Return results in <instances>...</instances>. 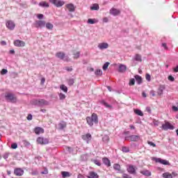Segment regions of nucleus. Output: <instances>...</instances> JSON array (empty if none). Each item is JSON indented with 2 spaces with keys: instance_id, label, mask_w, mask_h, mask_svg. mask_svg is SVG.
<instances>
[{
  "instance_id": "1",
  "label": "nucleus",
  "mask_w": 178,
  "mask_h": 178,
  "mask_svg": "<svg viewBox=\"0 0 178 178\" xmlns=\"http://www.w3.org/2000/svg\"><path fill=\"white\" fill-rule=\"evenodd\" d=\"M86 121L88 124H89L90 127H92V126H94V123H95V124H97L98 123V115H97V114L93 113L91 117L86 118Z\"/></svg>"
},
{
  "instance_id": "2",
  "label": "nucleus",
  "mask_w": 178,
  "mask_h": 178,
  "mask_svg": "<svg viewBox=\"0 0 178 178\" xmlns=\"http://www.w3.org/2000/svg\"><path fill=\"white\" fill-rule=\"evenodd\" d=\"M31 104L32 105H35L36 106H45L46 105H48V102L45 99H33L31 102Z\"/></svg>"
},
{
  "instance_id": "3",
  "label": "nucleus",
  "mask_w": 178,
  "mask_h": 178,
  "mask_svg": "<svg viewBox=\"0 0 178 178\" xmlns=\"http://www.w3.org/2000/svg\"><path fill=\"white\" fill-rule=\"evenodd\" d=\"M56 57L58 59H60L61 60H64V62H70V58H69V56H66L65 53L62 51H58L56 54Z\"/></svg>"
},
{
  "instance_id": "4",
  "label": "nucleus",
  "mask_w": 178,
  "mask_h": 178,
  "mask_svg": "<svg viewBox=\"0 0 178 178\" xmlns=\"http://www.w3.org/2000/svg\"><path fill=\"white\" fill-rule=\"evenodd\" d=\"M124 140L126 141H132L134 143H137L141 140V136L140 135H131L125 136Z\"/></svg>"
},
{
  "instance_id": "5",
  "label": "nucleus",
  "mask_w": 178,
  "mask_h": 178,
  "mask_svg": "<svg viewBox=\"0 0 178 178\" xmlns=\"http://www.w3.org/2000/svg\"><path fill=\"white\" fill-rule=\"evenodd\" d=\"M127 170L129 175H136L137 174V167L136 165H133L131 164H129L127 165Z\"/></svg>"
},
{
  "instance_id": "6",
  "label": "nucleus",
  "mask_w": 178,
  "mask_h": 178,
  "mask_svg": "<svg viewBox=\"0 0 178 178\" xmlns=\"http://www.w3.org/2000/svg\"><path fill=\"white\" fill-rule=\"evenodd\" d=\"M6 99L8 101V102H13L15 103L17 101L16 99V97H15V95L12 93H7L6 95Z\"/></svg>"
},
{
  "instance_id": "7",
  "label": "nucleus",
  "mask_w": 178,
  "mask_h": 178,
  "mask_svg": "<svg viewBox=\"0 0 178 178\" xmlns=\"http://www.w3.org/2000/svg\"><path fill=\"white\" fill-rule=\"evenodd\" d=\"M49 2L55 5L56 8H62L65 5V1L60 0H49Z\"/></svg>"
},
{
  "instance_id": "8",
  "label": "nucleus",
  "mask_w": 178,
  "mask_h": 178,
  "mask_svg": "<svg viewBox=\"0 0 178 178\" xmlns=\"http://www.w3.org/2000/svg\"><path fill=\"white\" fill-rule=\"evenodd\" d=\"M37 143L41 145H45L49 144V140L47 138L38 137L37 138Z\"/></svg>"
},
{
  "instance_id": "9",
  "label": "nucleus",
  "mask_w": 178,
  "mask_h": 178,
  "mask_svg": "<svg viewBox=\"0 0 178 178\" xmlns=\"http://www.w3.org/2000/svg\"><path fill=\"white\" fill-rule=\"evenodd\" d=\"M162 129L163 130H173V129H175V127H173V125H172V124H170L168 122H165V124H162Z\"/></svg>"
},
{
  "instance_id": "10",
  "label": "nucleus",
  "mask_w": 178,
  "mask_h": 178,
  "mask_svg": "<svg viewBox=\"0 0 178 178\" xmlns=\"http://www.w3.org/2000/svg\"><path fill=\"white\" fill-rule=\"evenodd\" d=\"M6 26L8 30H15V27L16 25L15 24V22L12 20H8L6 23Z\"/></svg>"
},
{
  "instance_id": "11",
  "label": "nucleus",
  "mask_w": 178,
  "mask_h": 178,
  "mask_svg": "<svg viewBox=\"0 0 178 178\" xmlns=\"http://www.w3.org/2000/svg\"><path fill=\"white\" fill-rule=\"evenodd\" d=\"M34 26L35 27H36V29H42V27H45V21H42V20L35 21Z\"/></svg>"
},
{
  "instance_id": "12",
  "label": "nucleus",
  "mask_w": 178,
  "mask_h": 178,
  "mask_svg": "<svg viewBox=\"0 0 178 178\" xmlns=\"http://www.w3.org/2000/svg\"><path fill=\"white\" fill-rule=\"evenodd\" d=\"M14 175L18 177L23 176L24 175V170L20 168H16L14 169Z\"/></svg>"
},
{
  "instance_id": "13",
  "label": "nucleus",
  "mask_w": 178,
  "mask_h": 178,
  "mask_svg": "<svg viewBox=\"0 0 178 178\" xmlns=\"http://www.w3.org/2000/svg\"><path fill=\"white\" fill-rule=\"evenodd\" d=\"M101 105H103L104 106H105L107 109H110V111H112V109H113V106L109 104H108V102H106L105 100L102 99L99 101Z\"/></svg>"
},
{
  "instance_id": "14",
  "label": "nucleus",
  "mask_w": 178,
  "mask_h": 178,
  "mask_svg": "<svg viewBox=\"0 0 178 178\" xmlns=\"http://www.w3.org/2000/svg\"><path fill=\"white\" fill-rule=\"evenodd\" d=\"M14 45L15 47H25L26 45V42H24V41L23 40H16L14 41Z\"/></svg>"
},
{
  "instance_id": "15",
  "label": "nucleus",
  "mask_w": 178,
  "mask_h": 178,
  "mask_svg": "<svg viewBox=\"0 0 178 178\" xmlns=\"http://www.w3.org/2000/svg\"><path fill=\"white\" fill-rule=\"evenodd\" d=\"M156 162L161 163V165H167L168 166H170V163H169L168 160H164L161 158L156 159Z\"/></svg>"
},
{
  "instance_id": "16",
  "label": "nucleus",
  "mask_w": 178,
  "mask_h": 178,
  "mask_svg": "<svg viewBox=\"0 0 178 178\" xmlns=\"http://www.w3.org/2000/svg\"><path fill=\"white\" fill-rule=\"evenodd\" d=\"M109 47V44L106 42H102L98 44L99 49H101L102 51L104 49H107V48Z\"/></svg>"
},
{
  "instance_id": "17",
  "label": "nucleus",
  "mask_w": 178,
  "mask_h": 178,
  "mask_svg": "<svg viewBox=\"0 0 178 178\" xmlns=\"http://www.w3.org/2000/svg\"><path fill=\"white\" fill-rule=\"evenodd\" d=\"M165 88L166 86L165 85H160L157 90L158 95H163V91H165Z\"/></svg>"
},
{
  "instance_id": "18",
  "label": "nucleus",
  "mask_w": 178,
  "mask_h": 178,
  "mask_svg": "<svg viewBox=\"0 0 178 178\" xmlns=\"http://www.w3.org/2000/svg\"><path fill=\"white\" fill-rule=\"evenodd\" d=\"M110 15L118 16V15H120V11L118 9L113 8L110 10Z\"/></svg>"
},
{
  "instance_id": "19",
  "label": "nucleus",
  "mask_w": 178,
  "mask_h": 178,
  "mask_svg": "<svg viewBox=\"0 0 178 178\" xmlns=\"http://www.w3.org/2000/svg\"><path fill=\"white\" fill-rule=\"evenodd\" d=\"M92 136L90 134H86V135L82 136V139H83L84 141H86L87 144L91 141Z\"/></svg>"
},
{
  "instance_id": "20",
  "label": "nucleus",
  "mask_w": 178,
  "mask_h": 178,
  "mask_svg": "<svg viewBox=\"0 0 178 178\" xmlns=\"http://www.w3.org/2000/svg\"><path fill=\"white\" fill-rule=\"evenodd\" d=\"M127 70V67L123 64H120L119 68H118V72L120 73H124Z\"/></svg>"
},
{
  "instance_id": "21",
  "label": "nucleus",
  "mask_w": 178,
  "mask_h": 178,
  "mask_svg": "<svg viewBox=\"0 0 178 178\" xmlns=\"http://www.w3.org/2000/svg\"><path fill=\"white\" fill-rule=\"evenodd\" d=\"M67 9H68L69 12H74L76 10V7L73 3H69L66 5Z\"/></svg>"
},
{
  "instance_id": "22",
  "label": "nucleus",
  "mask_w": 178,
  "mask_h": 178,
  "mask_svg": "<svg viewBox=\"0 0 178 178\" xmlns=\"http://www.w3.org/2000/svg\"><path fill=\"white\" fill-rule=\"evenodd\" d=\"M135 80L137 83V84L140 85L143 83V78L140 75H135Z\"/></svg>"
},
{
  "instance_id": "23",
  "label": "nucleus",
  "mask_w": 178,
  "mask_h": 178,
  "mask_svg": "<svg viewBox=\"0 0 178 178\" xmlns=\"http://www.w3.org/2000/svg\"><path fill=\"white\" fill-rule=\"evenodd\" d=\"M67 124H66V122L62 121L58 124V129L59 130H63V129H65Z\"/></svg>"
},
{
  "instance_id": "24",
  "label": "nucleus",
  "mask_w": 178,
  "mask_h": 178,
  "mask_svg": "<svg viewBox=\"0 0 178 178\" xmlns=\"http://www.w3.org/2000/svg\"><path fill=\"white\" fill-rule=\"evenodd\" d=\"M141 175H143V176H147V177H149L151 176V171L148 170H143L140 171Z\"/></svg>"
},
{
  "instance_id": "25",
  "label": "nucleus",
  "mask_w": 178,
  "mask_h": 178,
  "mask_svg": "<svg viewBox=\"0 0 178 178\" xmlns=\"http://www.w3.org/2000/svg\"><path fill=\"white\" fill-rule=\"evenodd\" d=\"M103 161V163H104V165H106V166H108V168H109V166H111V161L108 160V158L104 157L102 159Z\"/></svg>"
},
{
  "instance_id": "26",
  "label": "nucleus",
  "mask_w": 178,
  "mask_h": 178,
  "mask_svg": "<svg viewBox=\"0 0 178 178\" xmlns=\"http://www.w3.org/2000/svg\"><path fill=\"white\" fill-rule=\"evenodd\" d=\"M34 132L35 134H41V133H44V129L41 127H36L34 129Z\"/></svg>"
},
{
  "instance_id": "27",
  "label": "nucleus",
  "mask_w": 178,
  "mask_h": 178,
  "mask_svg": "<svg viewBox=\"0 0 178 178\" xmlns=\"http://www.w3.org/2000/svg\"><path fill=\"white\" fill-rule=\"evenodd\" d=\"M62 177L66 178V177H70L72 176V174L67 171H63L61 172Z\"/></svg>"
},
{
  "instance_id": "28",
  "label": "nucleus",
  "mask_w": 178,
  "mask_h": 178,
  "mask_svg": "<svg viewBox=\"0 0 178 178\" xmlns=\"http://www.w3.org/2000/svg\"><path fill=\"white\" fill-rule=\"evenodd\" d=\"M88 24H95L98 23V19L89 18L87 22Z\"/></svg>"
},
{
  "instance_id": "29",
  "label": "nucleus",
  "mask_w": 178,
  "mask_h": 178,
  "mask_svg": "<svg viewBox=\"0 0 178 178\" xmlns=\"http://www.w3.org/2000/svg\"><path fill=\"white\" fill-rule=\"evenodd\" d=\"M98 174H97V172H90L89 173V176H88V178H98Z\"/></svg>"
},
{
  "instance_id": "30",
  "label": "nucleus",
  "mask_w": 178,
  "mask_h": 178,
  "mask_svg": "<svg viewBox=\"0 0 178 178\" xmlns=\"http://www.w3.org/2000/svg\"><path fill=\"white\" fill-rule=\"evenodd\" d=\"M39 6H41L42 8H49V4L45 1H41L39 3Z\"/></svg>"
},
{
  "instance_id": "31",
  "label": "nucleus",
  "mask_w": 178,
  "mask_h": 178,
  "mask_svg": "<svg viewBox=\"0 0 178 178\" xmlns=\"http://www.w3.org/2000/svg\"><path fill=\"white\" fill-rule=\"evenodd\" d=\"M121 151L125 154H127L128 152H130V148L129 147L122 146Z\"/></svg>"
},
{
  "instance_id": "32",
  "label": "nucleus",
  "mask_w": 178,
  "mask_h": 178,
  "mask_svg": "<svg viewBox=\"0 0 178 178\" xmlns=\"http://www.w3.org/2000/svg\"><path fill=\"white\" fill-rule=\"evenodd\" d=\"M163 178H173V175L169 172H164L163 174Z\"/></svg>"
},
{
  "instance_id": "33",
  "label": "nucleus",
  "mask_w": 178,
  "mask_h": 178,
  "mask_svg": "<svg viewBox=\"0 0 178 178\" xmlns=\"http://www.w3.org/2000/svg\"><path fill=\"white\" fill-rule=\"evenodd\" d=\"M134 113L138 116H144V113H143V111L140 109H135Z\"/></svg>"
},
{
  "instance_id": "34",
  "label": "nucleus",
  "mask_w": 178,
  "mask_h": 178,
  "mask_svg": "<svg viewBox=\"0 0 178 178\" xmlns=\"http://www.w3.org/2000/svg\"><path fill=\"white\" fill-rule=\"evenodd\" d=\"M46 28L47 29V30H52V29H54V24H52L50 22H47L46 24Z\"/></svg>"
},
{
  "instance_id": "35",
  "label": "nucleus",
  "mask_w": 178,
  "mask_h": 178,
  "mask_svg": "<svg viewBox=\"0 0 178 178\" xmlns=\"http://www.w3.org/2000/svg\"><path fill=\"white\" fill-rule=\"evenodd\" d=\"M91 10H98L99 9V6L97 3L93 4L92 6L90 7Z\"/></svg>"
},
{
  "instance_id": "36",
  "label": "nucleus",
  "mask_w": 178,
  "mask_h": 178,
  "mask_svg": "<svg viewBox=\"0 0 178 178\" xmlns=\"http://www.w3.org/2000/svg\"><path fill=\"white\" fill-rule=\"evenodd\" d=\"M113 169L114 170H117V172H120V165L115 163L113 165Z\"/></svg>"
},
{
  "instance_id": "37",
  "label": "nucleus",
  "mask_w": 178,
  "mask_h": 178,
  "mask_svg": "<svg viewBox=\"0 0 178 178\" xmlns=\"http://www.w3.org/2000/svg\"><path fill=\"white\" fill-rule=\"evenodd\" d=\"M134 60H136L137 62H141V56L140 54H136L134 57Z\"/></svg>"
},
{
  "instance_id": "38",
  "label": "nucleus",
  "mask_w": 178,
  "mask_h": 178,
  "mask_svg": "<svg viewBox=\"0 0 178 178\" xmlns=\"http://www.w3.org/2000/svg\"><path fill=\"white\" fill-rule=\"evenodd\" d=\"M60 90H62V91H64V92H67V86H65V85H61L60 86Z\"/></svg>"
},
{
  "instance_id": "39",
  "label": "nucleus",
  "mask_w": 178,
  "mask_h": 178,
  "mask_svg": "<svg viewBox=\"0 0 178 178\" xmlns=\"http://www.w3.org/2000/svg\"><path fill=\"white\" fill-rule=\"evenodd\" d=\"M95 74H96V76H102V70H97L95 72Z\"/></svg>"
},
{
  "instance_id": "40",
  "label": "nucleus",
  "mask_w": 178,
  "mask_h": 178,
  "mask_svg": "<svg viewBox=\"0 0 178 178\" xmlns=\"http://www.w3.org/2000/svg\"><path fill=\"white\" fill-rule=\"evenodd\" d=\"M80 58V51L74 54V59H79Z\"/></svg>"
},
{
  "instance_id": "41",
  "label": "nucleus",
  "mask_w": 178,
  "mask_h": 178,
  "mask_svg": "<svg viewBox=\"0 0 178 178\" xmlns=\"http://www.w3.org/2000/svg\"><path fill=\"white\" fill-rule=\"evenodd\" d=\"M58 97H59L60 100H63L66 98V95H65V94H63V93H60L58 95Z\"/></svg>"
},
{
  "instance_id": "42",
  "label": "nucleus",
  "mask_w": 178,
  "mask_h": 178,
  "mask_svg": "<svg viewBox=\"0 0 178 178\" xmlns=\"http://www.w3.org/2000/svg\"><path fill=\"white\" fill-rule=\"evenodd\" d=\"M108 66H109V62L105 63L103 65V70H106Z\"/></svg>"
},
{
  "instance_id": "43",
  "label": "nucleus",
  "mask_w": 178,
  "mask_h": 178,
  "mask_svg": "<svg viewBox=\"0 0 178 178\" xmlns=\"http://www.w3.org/2000/svg\"><path fill=\"white\" fill-rule=\"evenodd\" d=\"M134 84H136V79H131L129 80V86H134Z\"/></svg>"
},
{
  "instance_id": "44",
  "label": "nucleus",
  "mask_w": 178,
  "mask_h": 178,
  "mask_svg": "<svg viewBox=\"0 0 178 178\" xmlns=\"http://www.w3.org/2000/svg\"><path fill=\"white\" fill-rule=\"evenodd\" d=\"M68 84L69 86H73V84H74V79H69Z\"/></svg>"
},
{
  "instance_id": "45",
  "label": "nucleus",
  "mask_w": 178,
  "mask_h": 178,
  "mask_svg": "<svg viewBox=\"0 0 178 178\" xmlns=\"http://www.w3.org/2000/svg\"><path fill=\"white\" fill-rule=\"evenodd\" d=\"M146 80L147 81H151V75L149 74H146Z\"/></svg>"
},
{
  "instance_id": "46",
  "label": "nucleus",
  "mask_w": 178,
  "mask_h": 178,
  "mask_svg": "<svg viewBox=\"0 0 178 178\" xmlns=\"http://www.w3.org/2000/svg\"><path fill=\"white\" fill-rule=\"evenodd\" d=\"M94 163L97 166H101V161H99V160H95Z\"/></svg>"
},
{
  "instance_id": "47",
  "label": "nucleus",
  "mask_w": 178,
  "mask_h": 178,
  "mask_svg": "<svg viewBox=\"0 0 178 178\" xmlns=\"http://www.w3.org/2000/svg\"><path fill=\"white\" fill-rule=\"evenodd\" d=\"M65 70H67V72H72L73 68L72 67H65Z\"/></svg>"
},
{
  "instance_id": "48",
  "label": "nucleus",
  "mask_w": 178,
  "mask_h": 178,
  "mask_svg": "<svg viewBox=\"0 0 178 178\" xmlns=\"http://www.w3.org/2000/svg\"><path fill=\"white\" fill-rule=\"evenodd\" d=\"M31 175H33V176H37L38 171L37 170H32Z\"/></svg>"
},
{
  "instance_id": "49",
  "label": "nucleus",
  "mask_w": 178,
  "mask_h": 178,
  "mask_svg": "<svg viewBox=\"0 0 178 178\" xmlns=\"http://www.w3.org/2000/svg\"><path fill=\"white\" fill-rule=\"evenodd\" d=\"M11 148H12L13 149H16V148H17V143H13V144L11 145Z\"/></svg>"
},
{
  "instance_id": "50",
  "label": "nucleus",
  "mask_w": 178,
  "mask_h": 178,
  "mask_svg": "<svg viewBox=\"0 0 178 178\" xmlns=\"http://www.w3.org/2000/svg\"><path fill=\"white\" fill-rule=\"evenodd\" d=\"M147 144L149 145H150L151 147H156V145L155 143H154L153 142H151V141H148Z\"/></svg>"
},
{
  "instance_id": "51",
  "label": "nucleus",
  "mask_w": 178,
  "mask_h": 178,
  "mask_svg": "<svg viewBox=\"0 0 178 178\" xmlns=\"http://www.w3.org/2000/svg\"><path fill=\"white\" fill-rule=\"evenodd\" d=\"M9 155H10L9 153H5V154L3 155V158L4 159H8V158H9Z\"/></svg>"
},
{
  "instance_id": "52",
  "label": "nucleus",
  "mask_w": 178,
  "mask_h": 178,
  "mask_svg": "<svg viewBox=\"0 0 178 178\" xmlns=\"http://www.w3.org/2000/svg\"><path fill=\"white\" fill-rule=\"evenodd\" d=\"M66 149L67 151H68V152H70V154H72L73 152V148L70 147H67Z\"/></svg>"
},
{
  "instance_id": "53",
  "label": "nucleus",
  "mask_w": 178,
  "mask_h": 178,
  "mask_svg": "<svg viewBox=\"0 0 178 178\" xmlns=\"http://www.w3.org/2000/svg\"><path fill=\"white\" fill-rule=\"evenodd\" d=\"M6 73H8V70H6V69L1 70V74H6Z\"/></svg>"
},
{
  "instance_id": "54",
  "label": "nucleus",
  "mask_w": 178,
  "mask_h": 178,
  "mask_svg": "<svg viewBox=\"0 0 178 178\" xmlns=\"http://www.w3.org/2000/svg\"><path fill=\"white\" fill-rule=\"evenodd\" d=\"M41 175H48V169L45 168L44 171L41 172Z\"/></svg>"
},
{
  "instance_id": "55",
  "label": "nucleus",
  "mask_w": 178,
  "mask_h": 178,
  "mask_svg": "<svg viewBox=\"0 0 178 178\" xmlns=\"http://www.w3.org/2000/svg\"><path fill=\"white\" fill-rule=\"evenodd\" d=\"M122 177H123V178H131V176H130V175H127V174H126V173H124V174L122 175Z\"/></svg>"
},
{
  "instance_id": "56",
  "label": "nucleus",
  "mask_w": 178,
  "mask_h": 178,
  "mask_svg": "<svg viewBox=\"0 0 178 178\" xmlns=\"http://www.w3.org/2000/svg\"><path fill=\"white\" fill-rule=\"evenodd\" d=\"M168 80L170 81H175V77H173L172 75L168 76Z\"/></svg>"
},
{
  "instance_id": "57",
  "label": "nucleus",
  "mask_w": 178,
  "mask_h": 178,
  "mask_svg": "<svg viewBox=\"0 0 178 178\" xmlns=\"http://www.w3.org/2000/svg\"><path fill=\"white\" fill-rule=\"evenodd\" d=\"M27 120H33V115L31 114L28 115Z\"/></svg>"
},
{
  "instance_id": "58",
  "label": "nucleus",
  "mask_w": 178,
  "mask_h": 178,
  "mask_svg": "<svg viewBox=\"0 0 178 178\" xmlns=\"http://www.w3.org/2000/svg\"><path fill=\"white\" fill-rule=\"evenodd\" d=\"M37 17H38V19H44V15H42V14H38V15H37Z\"/></svg>"
},
{
  "instance_id": "59",
  "label": "nucleus",
  "mask_w": 178,
  "mask_h": 178,
  "mask_svg": "<svg viewBox=\"0 0 178 178\" xmlns=\"http://www.w3.org/2000/svg\"><path fill=\"white\" fill-rule=\"evenodd\" d=\"M108 22H109L108 17L103 18V23H108Z\"/></svg>"
},
{
  "instance_id": "60",
  "label": "nucleus",
  "mask_w": 178,
  "mask_h": 178,
  "mask_svg": "<svg viewBox=\"0 0 178 178\" xmlns=\"http://www.w3.org/2000/svg\"><path fill=\"white\" fill-rule=\"evenodd\" d=\"M150 95L152 97H155V91H154V90L150 91Z\"/></svg>"
},
{
  "instance_id": "61",
  "label": "nucleus",
  "mask_w": 178,
  "mask_h": 178,
  "mask_svg": "<svg viewBox=\"0 0 178 178\" xmlns=\"http://www.w3.org/2000/svg\"><path fill=\"white\" fill-rule=\"evenodd\" d=\"M172 111H174V112H177L178 108L176 107V106H172Z\"/></svg>"
},
{
  "instance_id": "62",
  "label": "nucleus",
  "mask_w": 178,
  "mask_h": 178,
  "mask_svg": "<svg viewBox=\"0 0 178 178\" xmlns=\"http://www.w3.org/2000/svg\"><path fill=\"white\" fill-rule=\"evenodd\" d=\"M146 111L148 113H151V107H146Z\"/></svg>"
},
{
  "instance_id": "63",
  "label": "nucleus",
  "mask_w": 178,
  "mask_h": 178,
  "mask_svg": "<svg viewBox=\"0 0 178 178\" xmlns=\"http://www.w3.org/2000/svg\"><path fill=\"white\" fill-rule=\"evenodd\" d=\"M77 178H86V177H84V175H83L81 174H79L77 176Z\"/></svg>"
},
{
  "instance_id": "64",
  "label": "nucleus",
  "mask_w": 178,
  "mask_h": 178,
  "mask_svg": "<svg viewBox=\"0 0 178 178\" xmlns=\"http://www.w3.org/2000/svg\"><path fill=\"white\" fill-rule=\"evenodd\" d=\"M174 72L175 73H177L178 72V65H177V67L174 68Z\"/></svg>"
}]
</instances>
